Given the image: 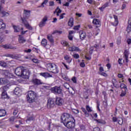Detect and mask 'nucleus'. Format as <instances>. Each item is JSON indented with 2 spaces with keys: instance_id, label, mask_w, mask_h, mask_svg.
<instances>
[{
  "instance_id": "obj_1",
  "label": "nucleus",
  "mask_w": 131,
  "mask_h": 131,
  "mask_svg": "<svg viewBox=\"0 0 131 131\" xmlns=\"http://www.w3.org/2000/svg\"><path fill=\"white\" fill-rule=\"evenodd\" d=\"M60 120L68 128H73L75 126V120L70 114L63 113L61 116Z\"/></svg>"
},
{
  "instance_id": "obj_2",
  "label": "nucleus",
  "mask_w": 131,
  "mask_h": 131,
  "mask_svg": "<svg viewBox=\"0 0 131 131\" xmlns=\"http://www.w3.org/2000/svg\"><path fill=\"white\" fill-rule=\"evenodd\" d=\"M29 16H30V11L27 10H24V17H21V20L23 22V24H24L27 29H29V30H32L33 29V28L29 25V23L26 20V19H28L29 18Z\"/></svg>"
},
{
  "instance_id": "obj_3",
  "label": "nucleus",
  "mask_w": 131,
  "mask_h": 131,
  "mask_svg": "<svg viewBox=\"0 0 131 131\" xmlns=\"http://www.w3.org/2000/svg\"><path fill=\"white\" fill-rule=\"evenodd\" d=\"M36 97H37V94L34 91H29L27 92V95L26 96L27 101L29 103H33L35 101V99H36Z\"/></svg>"
},
{
  "instance_id": "obj_4",
  "label": "nucleus",
  "mask_w": 131,
  "mask_h": 131,
  "mask_svg": "<svg viewBox=\"0 0 131 131\" xmlns=\"http://www.w3.org/2000/svg\"><path fill=\"white\" fill-rule=\"evenodd\" d=\"M47 68L49 72L51 73H54V74H57L59 73V69L58 66L54 63H47Z\"/></svg>"
},
{
  "instance_id": "obj_5",
  "label": "nucleus",
  "mask_w": 131,
  "mask_h": 131,
  "mask_svg": "<svg viewBox=\"0 0 131 131\" xmlns=\"http://www.w3.org/2000/svg\"><path fill=\"white\" fill-rule=\"evenodd\" d=\"M85 108L81 107V110L83 112L85 117H89L90 116V113L92 112L93 110H92V107L89 105H86Z\"/></svg>"
},
{
  "instance_id": "obj_6",
  "label": "nucleus",
  "mask_w": 131,
  "mask_h": 131,
  "mask_svg": "<svg viewBox=\"0 0 131 131\" xmlns=\"http://www.w3.org/2000/svg\"><path fill=\"white\" fill-rule=\"evenodd\" d=\"M50 91L53 93V94H54V95H61L62 92L61 87L57 86H55L53 88H51L50 89Z\"/></svg>"
},
{
  "instance_id": "obj_7",
  "label": "nucleus",
  "mask_w": 131,
  "mask_h": 131,
  "mask_svg": "<svg viewBox=\"0 0 131 131\" xmlns=\"http://www.w3.org/2000/svg\"><path fill=\"white\" fill-rule=\"evenodd\" d=\"M113 122H118L119 125L122 126L123 124V118L120 117H113L112 119Z\"/></svg>"
},
{
  "instance_id": "obj_8",
  "label": "nucleus",
  "mask_w": 131,
  "mask_h": 131,
  "mask_svg": "<svg viewBox=\"0 0 131 131\" xmlns=\"http://www.w3.org/2000/svg\"><path fill=\"white\" fill-rule=\"evenodd\" d=\"M24 67H18L16 68L15 70V74L17 75V76H21L22 75V72L24 70Z\"/></svg>"
},
{
  "instance_id": "obj_9",
  "label": "nucleus",
  "mask_w": 131,
  "mask_h": 131,
  "mask_svg": "<svg viewBox=\"0 0 131 131\" xmlns=\"http://www.w3.org/2000/svg\"><path fill=\"white\" fill-rule=\"evenodd\" d=\"M22 74L20 75V77H23V78H29V75L30 74V73L28 70H26V68H24V71H23V72L21 73Z\"/></svg>"
},
{
  "instance_id": "obj_10",
  "label": "nucleus",
  "mask_w": 131,
  "mask_h": 131,
  "mask_svg": "<svg viewBox=\"0 0 131 131\" xmlns=\"http://www.w3.org/2000/svg\"><path fill=\"white\" fill-rule=\"evenodd\" d=\"M92 23L94 25L96 26V28L101 27V25H102V23L100 21V20L97 18H94Z\"/></svg>"
},
{
  "instance_id": "obj_11",
  "label": "nucleus",
  "mask_w": 131,
  "mask_h": 131,
  "mask_svg": "<svg viewBox=\"0 0 131 131\" xmlns=\"http://www.w3.org/2000/svg\"><path fill=\"white\" fill-rule=\"evenodd\" d=\"M55 106V101H54V100L53 99L50 98L48 100L47 102V107L48 108H52Z\"/></svg>"
},
{
  "instance_id": "obj_12",
  "label": "nucleus",
  "mask_w": 131,
  "mask_h": 131,
  "mask_svg": "<svg viewBox=\"0 0 131 131\" xmlns=\"http://www.w3.org/2000/svg\"><path fill=\"white\" fill-rule=\"evenodd\" d=\"M80 39L83 40L86 37V33L83 30H80L79 32Z\"/></svg>"
},
{
  "instance_id": "obj_13",
  "label": "nucleus",
  "mask_w": 131,
  "mask_h": 131,
  "mask_svg": "<svg viewBox=\"0 0 131 131\" xmlns=\"http://www.w3.org/2000/svg\"><path fill=\"white\" fill-rule=\"evenodd\" d=\"M48 21V17L47 16H45L42 19V21L40 22L39 24V27H40V28L43 27L45 25H46V22Z\"/></svg>"
},
{
  "instance_id": "obj_14",
  "label": "nucleus",
  "mask_w": 131,
  "mask_h": 131,
  "mask_svg": "<svg viewBox=\"0 0 131 131\" xmlns=\"http://www.w3.org/2000/svg\"><path fill=\"white\" fill-rule=\"evenodd\" d=\"M69 52H80V49L78 47L72 46L69 47Z\"/></svg>"
},
{
  "instance_id": "obj_15",
  "label": "nucleus",
  "mask_w": 131,
  "mask_h": 131,
  "mask_svg": "<svg viewBox=\"0 0 131 131\" xmlns=\"http://www.w3.org/2000/svg\"><path fill=\"white\" fill-rule=\"evenodd\" d=\"M2 74L5 76L6 78H11V76H12V74L10 73L8 70L3 71Z\"/></svg>"
},
{
  "instance_id": "obj_16",
  "label": "nucleus",
  "mask_w": 131,
  "mask_h": 131,
  "mask_svg": "<svg viewBox=\"0 0 131 131\" xmlns=\"http://www.w3.org/2000/svg\"><path fill=\"white\" fill-rule=\"evenodd\" d=\"M63 102H64L63 99L60 97L56 98L55 103L56 105H58V106H62V105H63Z\"/></svg>"
},
{
  "instance_id": "obj_17",
  "label": "nucleus",
  "mask_w": 131,
  "mask_h": 131,
  "mask_svg": "<svg viewBox=\"0 0 131 131\" xmlns=\"http://www.w3.org/2000/svg\"><path fill=\"white\" fill-rule=\"evenodd\" d=\"M40 75L45 77V78H49V77H53V76L48 72H43L40 73Z\"/></svg>"
},
{
  "instance_id": "obj_18",
  "label": "nucleus",
  "mask_w": 131,
  "mask_h": 131,
  "mask_svg": "<svg viewBox=\"0 0 131 131\" xmlns=\"http://www.w3.org/2000/svg\"><path fill=\"white\" fill-rule=\"evenodd\" d=\"M64 59L66 60L67 63H68L69 64H70L71 62H72V58H71V57L68 55H65Z\"/></svg>"
},
{
  "instance_id": "obj_19",
  "label": "nucleus",
  "mask_w": 131,
  "mask_h": 131,
  "mask_svg": "<svg viewBox=\"0 0 131 131\" xmlns=\"http://www.w3.org/2000/svg\"><path fill=\"white\" fill-rule=\"evenodd\" d=\"M68 25L70 27H73L74 25V18H73V17L70 18Z\"/></svg>"
},
{
  "instance_id": "obj_20",
  "label": "nucleus",
  "mask_w": 131,
  "mask_h": 131,
  "mask_svg": "<svg viewBox=\"0 0 131 131\" xmlns=\"http://www.w3.org/2000/svg\"><path fill=\"white\" fill-rule=\"evenodd\" d=\"M61 43L63 46V47H66V48H69V47H70V45L69 44V42H68V41L65 40H61Z\"/></svg>"
},
{
  "instance_id": "obj_21",
  "label": "nucleus",
  "mask_w": 131,
  "mask_h": 131,
  "mask_svg": "<svg viewBox=\"0 0 131 131\" xmlns=\"http://www.w3.org/2000/svg\"><path fill=\"white\" fill-rule=\"evenodd\" d=\"M113 16L114 19H115V21L114 24H112V25H113V26H117V25H118V23H119L118 21V17L116 15H114Z\"/></svg>"
},
{
  "instance_id": "obj_22",
  "label": "nucleus",
  "mask_w": 131,
  "mask_h": 131,
  "mask_svg": "<svg viewBox=\"0 0 131 131\" xmlns=\"http://www.w3.org/2000/svg\"><path fill=\"white\" fill-rule=\"evenodd\" d=\"M32 81L35 85H39V84H41V81L37 78L34 79Z\"/></svg>"
},
{
  "instance_id": "obj_23",
  "label": "nucleus",
  "mask_w": 131,
  "mask_h": 131,
  "mask_svg": "<svg viewBox=\"0 0 131 131\" xmlns=\"http://www.w3.org/2000/svg\"><path fill=\"white\" fill-rule=\"evenodd\" d=\"M18 36V41L19 43H24V42L26 41V40L24 39V37L22 35H19Z\"/></svg>"
},
{
  "instance_id": "obj_24",
  "label": "nucleus",
  "mask_w": 131,
  "mask_h": 131,
  "mask_svg": "<svg viewBox=\"0 0 131 131\" xmlns=\"http://www.w3.org/2000/svg\"><path fill=\"white\" fill-rule=\"evenodd\" d=\"M41 45L42 47H44V48H46V47H47V45H48V40H47V39H42V40L41 41Z\"/></svg>"
},
{
  "instance_id": "obj_25",
  "label": "nucleus",
  "mask_w": 131,
  "mask_h": 131,
  "mask_svg": "<svg viewBox=\"0 0 131 131\" xmlns=\"http://www.w3.org/2000/svg\"><path fill=\"white\" fill-rule=\"evenodd\" d=\"M126 31L127 33H129V32H130L131 31V20H128V25L126 28Z\"/></svg>"
},
{
  "instance_id": "obj_26",
  "label": "nucleus",
  "mask_w": 131,
  "mask_h": 131,
  "mask_svg": "<svg viewBox=\"0 0 131 131\" xmlns=\"http://www.w3.org/2000/svg\"><path fill=\"white\" fill-rule=\"evenodd\" d=\"M2 99H10V97L8 95L7 92H2Z\"/></svg>"
},
{
  "instance_id": "obj_27",
  "label": "nucleus",
  "mask_w": 131,
  "mask_h": 131,
  "mask_svg": "<svg viewBox=\"0 0 131 131\" xmlns=\"http://www.w3.org/2000/svg\"><path fill=\"white\" fill-rule=\"evenodd\" d=\"M56 15L57 16H60L59 14H61V13H62V10H61V9L59 8V7H58L55 11H54V14H56Z\"/></svg>"
},
{
  "instance_id": "obj_28",
  "label": "nucleus",
  "mask_w": 131,
  "mask_h": 131,
  "mask_svg": "<svg viewBox=\"0 0 131 131\" xmlns=\"http://www.w3.org/2000/svg\"><path fill=\"white\" fill-rule=\"evenodd\" d=\"M6 28V24L4 23V20L2 19L0 20V29L4 30Z\"/></svg>"
},
{
  "instance_id": "obj_29",
  "label": "nucleus",
  "mask_w": 131,
  "mask_h": 131,
  "mask_svg": "<svg viewBox=\"0 0 131 131\" xmlns=\"http://www.w3.org/2000/svg\"><path fill=\"white\" fill-rule=\"evenodd\" d=\"M8 80L5 78H0V84H7Z\"/></svg>"
},
{
  "instance_id": "obj_30",
  "label": "nucleus",
  "mask_w": 131,
  "mask_h": 131,
  "mask_svg": "<svg viewBox=\"0 0 131 131\" xmlns=\"http://www.w3.org/2000/svg\"><path fill=\"white\" fill-rule=\"evenodd\" d=\"M20 92H21V90H20V88H19V87H16L14 90V93L15 95H16V96H18V95H20Z\"/></svg>"
},
{
  "instance_id": "obj_31",
  "label": "nucleus",
  "mask_w": 131,
  "mask_h": 131,
  "mask_svg": "<svg viewBox=\"0 0 131 131\" xmlns=\"http://www.w3.org/2000/svg\"><path fill=\"white\" fill-rule=\"evenodd\" d=\"M47 39L51 42V43H54V38H53V36L52 35H47Z\"/></svg>"
},
{
  "instance_id": "obj_32",
  "label": "nucleus",
  "mask_w": 131,
  "mask_h": 131,
  "mask_svg": "<svg viewBox=\"0 0 131 131\" xmlns=\"http://www.w3.org/2000/svg\"><path fill=\"white\" fill-rule=\"evenodd\" d=\"M7 114V112L5 110H0V117H4Z\"/></svg>"
},
{
  "instance_id": "obj_33",
  "label": "nucleus",
  "mask_w": 131,
  "mask_h": 131,
  "mask_svg": "<svg viewBox=\"0 0 131 131\" xmlns=\"http://www.w3.org/2000/svg\"><path fill=\"white\" fill-rule=\"evenodd\" d=\"M0 66H1V67H3V68H6L8 67V64L4 61H0Z\"/></svg>"
},
{
  "instance_id": "obj_34",
  "label": "nucleus",
  "mask_w": 131,
  "mask_h": 131,
  "mask_svg": "<svg viewBox=\"0 0 131 131\" xmlns=\"http://www.w3.org/2000/svg\"><path fill=\"white\" fill-rule=\"evenodd\" d=\"M2 4L0 3V12L3 16H7V15H9V13L6 11H2V9H3V7L2 6Z\"/></svg>"
},
{
  "instance_id": "obj_35",
  "label": "nucleus",
  "mask_w": 131,
  "mask_h": 131,
  "mask_svg": "<svg viewBox=\"0 0 131 131\" xmlns=\"http://www.w3.org/2000/svg\"><path fill=\"white\" fill-rule=\"evenodd\" d=\"M34 120V116L33 115L28 116L26 121H32Z\"/></svg>"
},
{
  "instance_id": "obj_36",
  "label": "nucleus",
  "mask_w": 131,
  "mask_h": 131,
  "mask_svg": "<svg viewBox=\"0 0 131 131\" xmlns=\"http://www.w3.org/2000/svg\"><path fill=\"white\" fill-rule=\"evenodd\" d=\"M99 33H100V29H98V28H96L93 31V34L97 36V35H98Z\"/></svg>"
},
{
  "instance_id": "obj_37",
  "label": "nucleus",
  "mask_w": 131,
  "mask_h": 131,
  "mask_svg": "<svg viewBox=\"0 0 131 131\" xmlns=\"http://www.w3.org/2000/svg\"><path fill=\"white\" fill-rule=\"evenodd\" d=\"M12 27L14 30V32H19V31H20V28H19V27H17L15 25H13Z\"/></svg>"
},
{
  "instance_id": "obj_38",
  "label": "nucleus",
  "mask_w": 131,
  "mask_h": 131,
  "mask_svg": "<svg viewBox=\"0 0 131 131\" xmlns=\"http://www.w3.org/2000/svg\"><path fill=\"white\" fill-rule=\"evenodd\" d=\"M126 93H127V90L126 89V90H122L121 93L120 95V97H125L126 95Z\"/></svg>"
},
{
  "instance_id": "obj_39",
  "label": "nucleus",
  "mask_w": 131,
  "mask_h": 131,
  "mask_svg": "<svg viewBox=\"0 0 131 131\" xmlns=\"http://www.w3.org/2000/svg\"><path fill=\"white\" fill-rule=\"evenodd\" d=\"M3 48H4V49H10L11 50H14L15 49V47H13L10 45H4L3 46Z\"/></svg>"
},
{
  "instance_id": "obj_40",
  "label": "nucleus",
  "mask_w": 131,
  "mask_h": 131,
  "mask_svg": "<svg viewBox=\"0 0 131 131\" xmlns=\"http://www.w3.org/2000/svg\"><path fill=\"white\" fill-rule=\"evenodd\" d=\"M120 86L121 89H123L124 91H127V87L126 86V85H125V84L121 83Z\"/></svg>"
},
{
  "instance_id": "obj_41",
  "label": "nucleus",
  "mask_w": 131,
  "mask_h": 131,
  "mask_svg": "<svg viewBox=\"0 0 131 131\" xmlns=\"http://www.w3.org/2000/svg\"><path fill=\"white\" fill-rule=\"evenodd\" d=\"M47 3H49V0H44V1L41 3V6L39 7V8H40L41 7L42 8H45V5H46Z\"/></svg>"
},
{
  "instance_id": "obj_42",
  "label": "nucleus",
  "mask_w": 131,
  "mask_h": 131,
  "mask_svg": "<svg viewBox=\"0 0 131 131\" xmlns=\"http://www.w3.org/2000/svg\"><path fill=\"white\" fill-rule=\"evenodd\" d=\"M121 43V37H118L117 39V44L119 46Z\"/></svg>"
},
{
  "instance_id": "obj_43",
  "label": "nucleus",
  "mask_w": 131,
  "mask_h": 131,
  "mask_svg": "<svg viewBox=\"0 0 131 131\" xmlns=\"http://www.w3.org/2000/svg\"><path fill=\"white\" fill-rule=\"evenodd\" d=\"M64 88H66L67 90H69V88H70V85H69V83H64L63 84Z\"/></svg>"
},
{
  "instance_id": "obj_44",
  "label": "nucleus",
  "mask_w": 131,
  "mask_h": 131,
  "mask_svg": "<svg viewBox=\"0 0 131 131\" xmlns=\"http://www.w3.org/2000/svg\"><path fill=\"white\" fill-rule=\"evenodd\" d=\"M63 32L62 31H58V30H55L54 31L53 33L52 34H56V33H58L59 34H62V33Z\"/></svg>"
},
{
  "instance_id": "obj_45",
  "label": "nucleus",
  "mask_w": 131,
  "mask_h": 131,
  "mask_svg": "<svg viewBox=\"0 0 131 131\" xmlns=\"http://www.w3.org/2000/svg\"><path fill=\"white\" fill-rule=\"evenodd\" d=\"M73 57L74 58V59H79V54L75 53L73 55Z\"/></svg>"
},
{
  "instance_id": "obj_46",
  "label": "nucleus",
  "mask_w": 131,
  "mask_h": 131,
  "mask_svg": "<svg viewBox=\"0 0 131 131\" xmlns=\"http://www.w3.org/2000/svg\"><path fill=\"white\" fill-rule=\"evenodd\" d=\"M3 92H7L8 91V90L9 89V87L7 85L4 86L2 87Z\"/></svg>"
},
{
  "instance_id": "obj_47",
  "label": "nucleus",
  "mask_w": 131,
  "mask_h": 131,
  "mask_svg": "<svg viewBox=\"0 0 131 131\" xmlns=\"http://www.w3.org/2000/svg\"><path fill=\"white\" fill-rule=\"evenodd\" d=\"M124 55L125 59H127V58H128V52H127V50H125Z\"/></svg>"
},
{
  "instance_id": "obj_48",
  "label": "nucleus",
  "mask_w": 131,
  "mask_h": 131,
  "mask_svg": "<svg viewBox=\"0 0 131 131\" xmlns=\"http://www.w3.org/2000/svg\"><path fill=\"white\" fill-rule=\"evenodd\" d=\"M32 62H33V63H35L36 64H37L38 63H39V62L38 61V59H36V58H33L32 59Z\"/></svg>"
},
{
  "instance_id": "obj_49",
  "label": "nucleus",
  "mask_w": 131,
  "mask_h": 131,
  "mask_svg": "<svg viewBox=\"0 0 131 131\" xmlns=\"http://www.w3.org/2000/svg\"><path fill=\"white\" fill-rule=\"evenodd\" d=\"M49 7H54L55 6V3L53 1H50L49 2Z\"/></svg>"
},
{
  "instance_id": "obj_50",
  "label": "nucleus",
  "mask_w": 131,
  "mask_h": 131,
  "mask_svg": "<svg viewBox=\"0 0 131 131\" xmlns=\"http://www.w3.org/2000/svg\"><path fill=\"white\" fill-rule=\"evenodd\" d=\"M79 28H80V25H77V26H75L74 27V30H79Z\"/></svg>"
},
{
  "instance_id": "obj_51",
  "label": "nucleus",
  "mask_w": 131,
  "mask_h": 131,
  "mask_svg": "<svg viewBox=\"0 0 131 131\" xmlns=\"http://www.w3.org/2000/svg\"><path fill=\"white\" fill-rule=\"evenodd\" d=\"M65 15H66V13H62L59 16V20H62V19H63L64 18V16H65Z\"/></svg>"
},
{
  "instance_id": "obj_52",
  "label": "nucleus",
  "mask_w": 131,
  "mask_h": 131,
  "mask_svg": "<svg viewBox=\"0 0 131 131\" xmlns=\"http://www.w3.org/2000/svg\"><path fill=\"white\" fill-rule=\"evenodd\" d=\"M104 9H106V8L109 7V2L105 3L103 6Z\"/></svg>"
},
{
  "instance_id": "obj_53",
  "label": "nucleus",
  "mask_w": 131,
  "mask_h": 131,
  "mask_svg": "<svg viewBox=\"0 0 131 131\" xmlns=\"http://www.w3.org/2000/svg\"><path fill=\"white\" fill-rule=\"evenodd\" d=\"M99 74H100V75H102V76H104V77H107V76H108V75H107L106 73H104L103 72L101 73H100Z\"/></svg>"
},
{
  "instance_id": "obj_54",
  "label": "nucleus",
  "mask_w": 131,
  "mask_h": 131,
  "mask_svg": "<svg viewBox=\"0 0 131 131\" xmlns=\"http://www.w3.org/2000/svg\"><path fill=\"white\" fill-rule=\"evenodd\" d=\"M80 66L82 67V68H84V67H85V63H84V62H80Z\"/></svg>"
},
{
  "instance_id": "obj_55",
  "label": "nucleus",
  "mask_w": 131,
  "mask_h": 131,
  "mask_svg": "<svg viewBox=\"0 0 131 131\" xmlns=\"http://www.w3.org/2000/svg\"><path fill=\"white\" fill-rule=\"evenodd\" d=\"M95 121H96V122H97V123H103V121H102V120H100V119H95Z\"/></svg>"
},
{
  "instance_id": "obj_56",
  "label": "nucleus",
  "mask_w": 131,
  "mask_h": 131,
  "mask_svg": "<svg viewBox=\"0 0 131 131\" xmlns=\"http://www.w3.org/2000/svg\"><path fill=\"white\" fill-rule=\"evenodd\" d=\"M69 40H73V36L72 35H69L68 36Z\"/></svg>"
},
{
  "instance_id": "obj_57",
  "label": "nucleus",
  "mask_w": 131,
  "mask_h": 131,
  "mask_svg": "<svg viewBox=\"0 0 131 131\" xmlns=\"http://www.w3.org/2000/svg\"><path fill=\"white\" fill-rule=\"evenodd\" d=\"M72 81L74 82V83H76V82H77L76 77H73L72 78Z\"/></svg>"
},
{
  "instance_id": "obj_58",
  "label": "nucleus",
  "mask_w": 131,
  "mask_h": 131,
  "mask_svg": "<svg viewBox=\"0 0 131 131\" xmlns=\"http://www.w3.org/2000/svg\"><path fill=\"white\" fill-rule=\"evenodd\" d=\"M104 71V68L102 67H100L99 68V73H101Z\"/></svg>"
},
{
  "instance_id": "obj_59",
  "label": "nucleus",
  "mask_w": 131,
  "mask_h": 131,
  "mask_svg": "<svg viewBox=\"0 0 131 131\" xmlns=\"http://www.w3.org/2000/svg\"><path fill=\"white\" fill-rule=\"evenodd\" d=\"M62 64L63 65L64 67L66 68V69H67V70H69V67H68V66H67L66 64H65V63L62 62Z\"/></svg>"
},
{
  "instance_id": "obj_60",
  "label": "nucleus",
  "mask_w": 131,
  "mask_h": 131,
  "mask_svg": "<svg viewBox=\"0 0 131 131\" xmlns=\"http://www.w3.org/2000/svg\"><path fill=\"white\" fill-rule=\"evenodd\" d=\"M31 51H32V50L31 49H29L28 50H24L25 53H31Z\"/></svg>"
},
{
  "instance_id": "obj_61",
  "label": "nucleus",
  "mask_w": 131,
  "mask_h": 131,
  "mask_svg": "<svg viewBox=\"0 0 131 131\" xmlns=\"http://www.w3.org/2000/svg\"><path fill=\"white\" fill-rule=\"evenodd\" d=\"M80 128L81 129H82V130L85 129V127L83 124L80 125Z\"/></svg>"
},
{
  "instance_id": "obj_62",
  "label": "nucleus",
  "mask_w": 131,
  "mask_h": 131,
  "mask_svg": "<svg viewBox=\"0 0 131 131\" xmlns=\"http://www.w3.org/2000/svg\"><path fill=\"white\" fill-rule=\"evenodd\" d=\"M93 130H94V131H100V128H99V127H95V128L93 129Z\"/></svg>"
},
{
  "instance_id": "obj_63",
  "label": "nucleus",
  "mask_w": 131,
  "mask_h": 131,
  "mask_svg": "<svg viewBox=\"0 0 131 131\" xmlns=\"http://www.w3.org/2000/svg\"><path fill=\"white\" fill-rule=\"evenodd\" d=\"M127 43L128 45H130V43H131V39L130 38H128L127 39Z\"/></svg>"
},
{
  "instance_id": "obj_64",
  "label": "nucleus",
  "mask_w": 131,
  "mask_h": 131,
  "mask_svg": "<svg viewBox=\"0 0 131 131\" xmlns=\"http://www.w3.org/2000/svg\"><path fill=\"white\" fill-rule=\"evenodd\" d=\"M18 114V110H14L13 111V115H16Z\"/></svg>"
}]
</instances>
